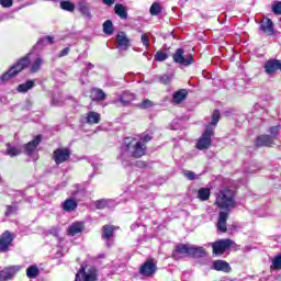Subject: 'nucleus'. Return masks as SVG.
<instances>
[{"label":"nucleus","mask_w":281,"mask_h":281,"mask_svg":"<svg viewBox=\"0 0 281 281\" xmlns=\"http://www.w3.org/2000/svg\"><path fill=\"white\" fill-rule=\"evenodd\" d=\"M120 229V226H115V225H103L102 226V238L103 240H110L111 238H113L115 231Z\"/></svg>","instance_id":"obj_16"},{"label":"nucleus","mask_w":281,"mask_h":281,"mask_svg":"<svg viewBox=\"0 0 281 281\" xmlns=\"http://www.w3.org/2000/svg\"><path fill=\"white\" fill-rule=\"evenodd\" d=\"M273 137L267 134H261L255 139V148H271L273 146Z\"/></svg>","instance_id":"obj_13"},{"label":"nucleus","mask_w":281,"mask_h":281,"mask_svg":"<svg viewBox=\"0 0 281 281\" xmlns=\"http://www.w3.org/2000/svg\"><path fill=\"white\" fill-rule=\"evenodd\" d=\"M69 54V47H66L59 52V58H63V56H67Z\"/></svg>","instance_id":"obj_52"},{"label":"nucleus","mask_w":281,"mask_h":281,"mask_svg":"<svg viewBox=\"0 0 281 281\" xmlns=\"http://www.w3.org/2000/svg\"><path fill=\"white\" fill-rule=\"evenodd\" d=\"M94 205L97 210H106V207H109V200L106 199L97 200L94 202Z\"/></svg>","instance_id":"obj_38"},{"label":"nucleus","mask_w":281,"mask_h":281,"mask_svg":"<svg viewBox=\"0 0 281 281\" xmlns=\"http://www.w3.org/2000/svg\"><path fill=\"white\" fill-rule=\"evenodd\" d=\"M58 232H60V229L54 226L46 232V236H55V238H58Z\"/></svg>","instance_id":"obj_46"},{"label":"nucleus","mask_w":281,"mask_h":281,"mask_svg":"<svg viewBox=\"0 0 281 281\" xmlns=\"http://www.w3.org/2000/svg\"><path fill=\"white\" fill-rule=\"evenodd\" d=\"M60 8L66 12H74L76 10V4L69 0H65L60 2Z\"/></svg>","instance_id":"obj_32"},{"label":"nucleus","mask_w":281,"mask_h":281,"mask_svg":"<svg viewBox=\"0 0 281 281\" xmlns=\"http://www.w3.org/2000/svg\"><path fill=\"white\" fill-rule=\"evenodd\" d=\"M172 60L177 65H183L184 67H188L194 63V57L192 54H189L186 57V49L183 48H177L176 52L172 54Z\"/></svg>","instance_id":"obj_6"},{"label":"nucleus","mask_w":281,"mask_h":281,"mask_svg":"<svg viewBox=\"0 0 281 281\" xmlns=\"http://www.w3.org/2000/svg\"><path fill=\"white\" fill-rule=\"evenodd\" d=\"M157 273V263L155 259L149 258L147 259L140 267H139V274L144 276V278H153Z\"/></svg>","instance_id":"obj_8"},{"label":"nucleus","mask_w":281,"mask_h":281,"mask_svg":"<svg viewBox=\"0 0 281 281\" xmlns=\"http://www.w3.org/2000/svg\"><path fill=\"white\" fill-rule=\"evenodd\" d=\"M162 11L161 4L159 2H154L149 8V14L151 16H159V13Z\"/></svg>","instance_id":"obj_33"},{"label":"nucleus","mask_w":281,"mask_h":281,"mask_svg":"<svg viewBox=\"0 0 281 281\" xmlns=\"http://www.w3.org/2000/svg\"><path fill=\"white\" fill-rule=\"evenodd\" d=\"M183 176L189 179V181H194V179H196V173H194V171H190V170H184L183 171Z\"/></svg>","instance_id":"obj_44"},{"label":"nucleus","mask_w":281,"mask_h":281,"mask_svg":"<svg viewBox=\"0 0 281 281\" xmlns=\"http://www.w3.org/2000/svg\"><path fill=\"white\" fill-rule=\"evenodd\" d=\"M214 205L218 207V220H217V229L225 234L227 232V218L232 214V210L236 207V191L224 188L215 194Z\"/></svg>","instance_id":"obj_1"},{"label":"nucleus","mask_w":281,"mask_h":281,"mask_svg":"<svg viewBox=\"0 0 281 281\" xmlns=\"http://www.w3.org/2000/svg\"><path fill=\"white\" fill-rule=\"evenodd\" d=\"M83 232H85L83 222H75L67 229L68 236H76L78 234H82Z\"/></svg>","instance_id":"obj_18"},{"label":"nucleus","mask_w":281,"mask_h":281,"mask_svg":"<svg viewBox=\"0 0 281 281\" xmlns=\"http://www.w3.org/2000/svg\"><path fill=\"white\" fill-rule=\"evenodd\" d=\"M213 269L214 271H223L224 273H229L232 271V266H229V262L225 260H215L213 262Z\"/></svg>","instance_id":"obj_20"},{"label":"nucleus","mask_w":281,"mask_h":281,"mask_svg":"<svg viewBox=\"0 0 281 281\" xmlns=\"http://www.w3.org/2000/svg\"><path fill=\"white\" fill-rule=\"evenodd\" d=\"M207 256V251H205V248L201 246H190L189 248V257L190 258H205Z\"/></svg>","instance_id":"obj_17"},{"label":"nucleus","mask_w":281,"mask_h":281,"mask_svg":"<svg viewBox=\"0 0 281 281\" xmlns=\"http://www.w3.org/2000/svg\"><path fill=\"white\" fill-rule=\"evenodd\" d=\"M90 98L92 102H102L103 100H106V93L100 88H93L90 92Z\"/></svg>","instance_id":"obj_22"},{"label":"nucleus","mask_w":281,"mask_h":281,"mask_svg":"<svg viewBox=\"0 0 281 281\" xmlns=\"http://www.w3.org/2000/svg\"><path fill=\"white\" fill-rule=\"evenodd\" d=\"M272 12H273V14H277L278 16H280V14H281V1H277L272 4Z\"/></svg>","instance_id":"obj_43"},{"label":"nucleus","mask_w":281,"mask_h":281,"mask_svg":"<svg viewBox=\"0 0 281 281\" xmlns=\"http://www.w3.org/2000/svg\"><path fill=\"white\" fill-rule=\"evenodd\" d=\"M270 137H272V140L276 142L278 139V136L280 135V126H271L270 130Z\"/></svg>","instance_id":"obj_40"},{"label":"nucleus","mask_w":281,"mask_h":281,"mask_svg":"<svg viewBox=\"0 0 281 281\" xmlns=\"http://www.w3.org/2000/svg\"><path fill=\"white\" fill-rule=\"evenodd\" d=\"M123 144L125 146L126 153H130L133 159H142L148 149V147L143 144L142 140H137V138L131 136L125 137L123 139Z\"/></svg>","instance_id":"obj_2"},{"label":"nucleus","mask_w":281,"mask_h":281,"mask_svg":"<svg viewBox=\"0 0 281 281\" xmlns=\"http://www.w3.org/2000/svg\"><path fill=\"white\" fill-rule=\"evenodd\" d=\"M30 54H26L25 56L18 59L15 64H13L9 70L0 76V82H8L11 78H16L21 71L24 69H27L30 67Z\"/></svg>","instance_id":"obj_3"},{"label":"nucleus","mask_w":281,"mask_h":281,"mask_svg":"<svg viewBox=\"0 0 281 281\" xmlns=\"http://www.w3.org/2000/svg\"><path fill=\"white\" fill-rule=\"evenodd\" d=\"M119 100L123 106H128V104H131V100H126L124 97H120Z\"/></svg>","instance_id":"obj_51"},{"label":"nucleus","mask_w":281,"mask_h":281,"mask_svg":"<svg viewBox=\"0 0 281 281\" xmlns=\"http://www.w3.org/2000/svg\"><path fill=\"white\" fill-rule=\"evenodd\" d=\"M16 276V267L9 266L0 270V281H10Z\"/></svg>","instance_id":"obj_15"},{"label":"nucleus","mask_w":281,"mask_h":281,"mask_svg":"<svg viewBox=\"0 0 281 281\" xmlns=\"http://www.w3.org/2000/svg\"><path fill=\"white\" fill-rule=\"evenodd\" d=\"M86 120L88 124H100V113L91 111L87 114Z\"/></svg>","instance_id":"obj_29"},{"label":"nucleus","mask_w":281,"mask_h":281,"mask_svg":"<svg viewBox=\"0 0 281 281\" xmlns=\"http://www.w3.org/2000/svg\"><path fill=\"white\" fill-rule=\"evenodd\" d=\"M134 166L136 168L144 169V168H148V162H146L144 160H137V161L134 162Z\"/></svg>","instance_id":"obj_49"},{"label":"nucleus","mask_w":281,"mask_h":281,"mask_svg":"<svg viewBox=\"0 0 281 281\" xmlns=\"http://www.w3.org/2000/svg\"><path fill=\"white\" fill-rule=\"evenodd\" d=\"M158 80H159L160 85H165L166 87H168L172 82V75H161L158 78Z\"/></svg>","instance_id":"obj_37"},{"label":"nucleus","mask_w":281,"mask_h":281,"mask_svg":"<svg viewBox=\"0 0 281 281\" xmlns=\"http://www.w3.org/2000/svg\"><path fill=\"white\" fill-rule=\"evenodd\" d=\"M14 212H16V206L13 205H7L5 206V212H4V216H12V214H14Z\"/></svg>","instance_id":"obj_45"},{"label":"nucleus","mask_w":281,"mask_h":281,"mask_svg":"<svg viewBox=\"0 0 281 281\" xmlns=\"http://www.w3.org/2000/svg\"><path fill=\"white\" fill-rule=\"evenodd\" d=\"M14 0H0L2 8H12Z\"/></svg>","instance_id":"obj_48"},{"label":"nucleus","mask_w":281,"mask_h":281,"mask_svg":"<svg viewBox=\"0 0 281 281\" xmlns=\"http://www.w3.org/2000/svg\"><path fill=\"white\" fill-rule=\"evenodd\" d=\"M218 122H221V111L214 110L213 114H212L211 122L205 125V128H207L209 126L211 128H214V126H216L218 124Z\"/></svg>","instance_id":"obj_27"},{"label":"nucleus","mask_w":281,"mask_h":281,"mask_svg":"<svg viewBox=\"0 0 281 281\" xmlns=\"http://www.w3.org/2000/svg\"><path fill=\"white\" fill-rule=\"evenodd\" d=\"M259 30H261V32L268 36H273V34H276V29H273V21H271L269 18H265L261 21Z\"/></svg>","instance_id":"obj_14"},{"label":"nucleus","mask_w":281,"mask_h":281,"mask_svg":"<svg viewBox=\"0 0 281 281\" xmlns=\"http://www.w3.org/2000/svg\"><path fill=\"white\" fill-rule=\"evenodd\" d=\"M270 269L274 271H281V254H278L272 259V265L270 266Z\"/></svg>","instance_id":"obj_34"},{"label":"nucleus","mask_w":281,"mask_h":281,"mask_svg":"<svg viewBox=\"0 0 281 281\" xmlns=\"http://www.w3.org/2000/svg\"><path fill=\"white\" fill-rule=\"evenodd\" d=\"M41 65H43V59L41 57H37L33 65L31 66L30 72L36 74V71L41 70Z\"/></svg>","instance_id":"obj_36"},{"label":"nucleus","mask_w":281,"mask_h":281,"mask_svg":"<svg viewBox=\"0 0 281 281\" xmlns=\"http://www.w3.org/2000/svg\"><path fill=\"white\" fill-rule=\"evenodd\" d=\"M14 240V236L10 231H5L0 235V251L5 254L9 251L10 247H12V241Z\"/></svg>","instance_id":"obj_11"},{"label":"nucleus","mask_w":281,"mask_h":281,"mask_svg":"<svg viewBox=\"0 0 281 281\" xmlns=\"http://www.w3.org/2000/svg\"><path fill=\"white\" fill-rule=\"evenodd\" d=\"M140 109H150L153 106V101L145 99L143 102L138 104Z\"/></svg>","instance_id":"obj_47"},{"label":"nucleus","mask_w":281,"mask_h":281,"mask_svg":"<svg viewBox=\"0 0 281 281\" xmlns=\"http://www.w3.org/2000/svg\"><path fill=\"white\" fill-rule=\"evenodd\" d=\"M183 256H190V245L188 244L176 245L175 249L171 252V258H173V260H181Z\"/></svg>","instance_id":"obj_12"},{"label":"nucleus","mask_w":281,"mask_h":281,"mask_svg":"<svg viewBox=\"0 0 281 281\" xmlns=\"http://www.w3.org/2000/svg\"><path fill=\"white\" fill-rule=\"evenodd\" d=\"M78 11L85 19H91V8L89 3L85 0L78 2Z\"/></svg>","instance_id":"obj_21"},{"label":"nucleus","mask_w":281,"mask_h":281,"mask_svg":"<svg viewBox=\"0 0 281 281\" xmlns=\"http://www.w3.org/2000/svg\"><path fill=\"white\" fill-rule=\"evenodd\" d=\"M211 194L212 192L210 191V189L201 188L198 191V199H200V201H210Z\"/></svg>","instance_id":"obj_30"},{"label":"nucleus","mask_w":281,"mask_h":281,"mask_svg":"<svg viewBox=\"0 0 281 281\" xmlns=\"http://www.w3.org/2000/svg\"><path fill=\"white\" fill-rule=\"evenodd\" d=\"M154 58L157 63H164V60H168V55L164 50H158Z\"/></svg>","instance_id":"obj_39"},{"label":"nucleus","mask_w":281,"mask_h":281,"mask_svg":"<svg viewBox=\"0 0 281 281\" xmlns=\"http://www.w3.org/2000/svg\"><path fill=\"white\" fill-rule=\"evenodd\" d=\"M5 147H7V155H9V157H19V155H21V149L16 147H12L10 143H7Z\"/></svg>","instance_id":"obj_31"},{"label":"nucleus","mask_w":281,"mask_h":281,"mask_svg":"<svg viewBox=\"0 0 281 281\" xmlns=\"http://www.w3.org/2000/svg\"><path fill=\"white\" fill-rule=\"evenodd\" d=\"M188 100V89H179L178 91L173 92L172 102L175 104H183Z\"/></svg>","instance_id":"obj_19"},{"label":"nucleus","mask_w":281,"mask_h":281,"mask_svg":"<svg viewBox=\"0 0 281 281\" xmlns=\"http://www.w3.org/2000/svg\"><path fill=\"white\" fill-rule=\"evenodd\" d=\"M140 41H142L144 47H146L147 49L150 48V38L148 37V35L146 33L140 35Z\"/></svg>","instance_id":"obj_42"},{"label":"nucleus","mask_w":281,"mask_h":281,"mask_svg":"<svg viewBox=\"0 0 281 281\" xmlns=\"http://www.w3.org/2000/svg\"><path fill=\"white\" fill-rule=\"evenodd\" d=\"M61 209L64 212H75V210H78V201L76 199H66L61 203Z\"/></svg>","instance_id":"obj_24"},{"label":"nucleus","mask_w":281,"mask_h":281,"mask_svg":"<svg viewBox=\"0 0 281 281\" xmlns=\"http://www.w3.org/2000/svg\"><path fill=\"white\" fill-rule=\"evenodd\" d=\"M116 43L119 47H131V38H128L124 31H121L116 35Z\"/></svg>","instance_id":"obj_23"},{"label":"nucleus","mask_w":281,"mask_h":281,"mask_svg":"<svg viewBox=\"0 0 281 281\" xmlns=\"http://www.w3.org/2000/svg\"><path fill=\"white\" fill-rule=\"evenodd\" d=\"M100 274L98 272V268L94 266H88L87 263H81L78 269L74 281H98Z\"/></svg>","instance_id":"obj_4"},{"label":"nucleus","mask_w":281,"mask_h":281,"mask_svg":"<svg viewBox=\"0 0 281 281\" xmlns=\"http://www.w3.org/2000/svg\"><path fill=\"white\" fill-rule=\"evenodd\" d=\"M34 85V80H27L26 82L19 85L16 91L19 93H27V91H30Z\"/></svg>","instance_id":"obj_28"},{"label":"nucleus","mask_w":281,"mask_h":281,"mask_svg":"<svg viewBox=\"0 0 281 281\" xmlns=\"http://www.w3.org/2000/svg\"><path fill=\"white\" fill-rule=\"evenodd\" d=\"M71 158V149L69 147L57 148L53 151L52 159L55 161L56 166L69 161Z\"/></svg>","instance_id":"obj_7"},{"label":"nucleus","mask_w":281,"mask_h":281,"mask_svg":"<svg viewBox=\"0 0 281 281\" xmlns=\"http://www.w3.org/2000/svg\"><path fill=\"white\" fill-rule=\"evenodd\" d=\"M114 12L117 16H120V19H128V11H126V7H124L122 3H116L114 5Z\"/></svg>","instance_id":"obj_25"},{"label":"nucleus","mask_w":281,"mask_h":281,"mask_svg":"<svg viewBox=\"0 0 281 281\" xmlns=\"http://www.w3.org/2000/svg\"><path fill=\"white\" fill-rule=\"evenodd\" d=\"M103 32L104 34H106L108 36H111V34H113L114 29H113V21L111 20H106L103 23Z\"/></svg>","instance_id":"obj_35"},{"label":"nucleus","mask_w":281,"mask_h":281,"mask_svg":"<svg viewBox=\"0 0 281 281\" xmlns=\"http://www.w3.org/2000/svg\"><path fill=\"white\" fill-rule=\"evenodd\" d=\"M212 137H214V127L209 125L198 139L195 148H198V150H207V148L212 146Z\"/></svg>","instance_id":"obj_5"},{"label":"nucleus","mask_w":281,"mask_h":281,"mask_svg":"<svg viewBox=\"0 0 281 281\" xmlns=\"http://www.w3.org/2000/svg\"><path fill=\"white\" fill-rule=\"evenodd\" d=\"M41 142H43V134H37L31 142L23 145V150L25 155L32 157L38 146H41Z\"/></svg>","instance_id":"obj_10"},{"label":"nucleus","mask_w":281,"mask_h":281,"mask_svg":"<svg viewBox=\"0 0 281 281\" xmlns=\"http://www.w3.org/2000/svg\"><path fill=\"white\" fill-rule=\"evenodd\" d=\"M45 43H49V45H54V36L47 35L37 41V45H45Z\"/></svg>","instance_id":"obj_41"},{"label":"nucleus","mask_w":281,"mask_h":281,"mask_svg":"<svg viewBox=\"0 0 281 281\" xmlns=\"http://www.w3.org/2000/svg\"><path fill=\"white\" fill-rule=\"evenodd\" d=\"M103 3L105 5H113V3H115V0H103Z\"/></svg>","instance_id":"obj_53"},{"label":"nucleus","mask_w":281,"mask_h":281,"mask_svg":"<svg viewBox=\"0 0 281 281\" xmlns=\"http://www.w3.org/2000/svg\"><path fill=\"white\" fill-rule=\"evenodd\" d=\"M40 274H41V270L38 269V266L32 265V266L27 267L26 277L30 280H34V279L38 278Z\"/></svg>","instance_id":"obj_26"},{"label":"nucleus","mask_w":281,"mask_h":281,"mask_svg":"<svg viewBox=\"0 0 281 281\" xmlns=\"http://www.w3.org/2000/svg\"><path fill=\"white\" fill-rule=\"evenodd\" d=\"M153 140V136H150V134H146L144 137H143V142L142 144H144L146 146V144H148V142H151Z\"/></svg>","instance_id":"obj_50"},{"label":"nucleus","mask_w":281,"mask_h":281,"mask_svg":"<svg viewBox=\"0 0 281 281\" xmlns=\"http://www.w3.org/2000/svg\"><path fill=\"white\" fill-rule=\"evenodd\" d=\"M234 241L232 239H220L212 244L213 255L214 256H223L227 249L232 248Z\"/></svg>","instance_id":"obj_9"}]
</instances>
